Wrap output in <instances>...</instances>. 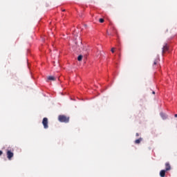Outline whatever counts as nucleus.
Listing matches in <instances>:
<instances>
[{
	"label": "nucleus",
	"instance_id": "5",
	"mask_svg": "<svg viewBox=\"0 0 177 177\" xmlns=\"http://www.w3.org/2000/svg\"><path fill=\"white\" fill-rule=\"evenodd\" d=\"M158 62H160V59L158 57H156L153 61V66L154 67V66L158 64Z\"/></svg>",
	"mask_w": 177,
	"mask_h": 177
},
{
	"label": "nucleus",
	"instance_id": "9",
	"mask_svg": "<svg viewBox=\"0 0 177 177\" xmlns=\"http://www.w3.org/2000/svg\"><path fill=\"white\" fill-rule=\"evenodd\" d=\"M160 117H162V120H167V114L163 113H160Z\"/></svg>",
	"mask_w": 177,
	"mask_h": 177
},
{
	"label": "nucleus",
	"instance_id": "13",
	"mask_svg": "<svg viewBox=\"0 0 177 177\" xmlns=\"http://www.w3.org/2000/svg\"><path fill=\"white\" fill-rule=\"evenodd\" d=\"M115 48H111V50L112 53H114V50H115Z\"/></svg>",
	"mask_w": 177,
	"mask_h": 177
},
{
	"label": "nucleus",
	"instance_id": "18",
	"mask_svg": "<svg viewBox=\"0 0 177 177\" xmlns=\"http://www.w3.org/2000/svg\"><path fill=\"white\" fill-rule=\"evenodd\" d=\"M62 12H66V10H62Z\"/></svg>",
	"mask_w": 177,
	"mask_h": 177
},
{
	"label": "nucleus",
	"instance_id": "12",
	"mask_svg": "<svg viewBox=\"0 0 177 177\" xmlns=\"http://www.w3.org/2000/svg\"><path fill=\"white\" fill-rule=\"evenodd\" d=\"M99 21H100V23H104V19L101 18V19H100Z\"/></svg>",
	"mask_w": 177,
	"mask_h": 177
},
{
	"label": "nucleus",
	"instance_id": "10",
	"mask_svg": "<svg viewBox=\"0 0 177 177\" xmlns=\"http://www.w3.org/2000/svg\"><path fill=\"white\" fill-rule=\"evenodd\" d=\"M48 80H49L50 81H55V77H53V76H49L48 77Z\"/></svg>",
	"mask_w": 177,
	"mask_h": 177
},
{
	"label": "nucleus",
	"instance_id": "1",
	"mask_svg": "<svg viewBox=\"0 0 177 177\" xmlns=\"http://www.w3.org/2000/svg\"><path fill=\"white\" fill-rule=\"evenodd\" d=\"M58 120L59 122H64L65 124H67L68 122H70V117L64 115H60L58 116Z\"/></svg>",
	"mask_w": 177,
	"mask_h": 177
},
{
	"label": "nucleus",
	"instance_id": "19",
	"mask_svg": "<svg viewBox=\"0 0 177 177\" xmlns=\"http://www.w3.org/2000/svg\"><path fill=\"white\" fill-rule=\"evenodd\" d=\"M107 35H110V34H109V32H107Z\"/></svg>",
	"mask_w": 177,
	"mask_h": 177
},
{
	"label": "nucleus",
	"instance_id": "7",
	"mask_svg": "<svg viewBox=\"0 0 177 177\" xmlns=\"http://www.w3.org/2000/svg\"><path fill=\"white\" fill-rule=\"evenodd\" d=\"M165 172H167V171L165 169V170H161L160 171V176L165 177Z\"/></svg>",
	"mask_w": 177,
	"mask_h": 177
},
{
	"label": "nucleus",
	"instance_id": "11",
	"mask_svg": "<svg viewBox=\"0 0 177 177\" xmlns=\"http://www.w3.org/2000/svg\"><path fill=\"white\" fill-rule=\"evenodd\" d=\"M77 60H78V62H81V60H82V55H79L77 57Z\"/></svg>",
	"mask_w": 177,
	"mask_h": 177
},
{
	"label": "nucleus",
	"instance_id": "3",
	"mask_svg": "<svg viewBox=\"0 0 177 177\" xmlns=\"http://www.w3.org/2000/svg\"><path fill=\"white\" fill-rule=\"evenodd\" d=\"M15 156V153H13V152H12V151L10 150H8L7 151V158L8 160H12V158Z\"/></svg>",
	"mask_w": 177,
	"mask_h": 177
},
{
	"label": "nucleus",
	"instance_id": "4",
	"mask_svg": "<svg viewBox=\"0 0 177 177\" xmlns=\"http://www.w3.org/2000/svg\"><path fill=\"white\" fill-rule=\"evenodd\" d=\"M166 171H171V165L169 162H166L165 163V169Z\"/></svg>",
	"mask_w": 177,
	"mask_h": 177
},
{
	"label": "nucleus",
	"instance_id": "20",
	"mask_svg": "<svg viewBox=\"0 0 177 177\" xmlns=\"http://www.w3.org/2000/svg\"><path fill=\"white\" fill-rule=\"evenodd\" d=\"M119 56H121V54H120V53H119Z\"/></svg>",
	"mask_w": 177,
	"mask_h": 177
},
{
	"label": "nucleus",
	"instance_id": "14",
	"mask_svg": "<svg viewBox=\"0 0 177 177\" xmlns=\"http://www.w3.org/2000/svg\"><path fill=\"white\" fill-rule=\"evenodd\" d=\"M1 154H3V152L2 151H0V156H1Z\"/></svg>",
	"mask_w": 177,
	"mask_h": 177
},
{
	"label": "nucleus",
	"instance_id": "6",
	"mask_svg": "<svg viewBox=\"0 0 177 177\" xmlns=\"http://www.w3.org/2000/svg\"><path fill=\"white\" fill-rule=\"evenodd\" d=\"M168 50V44H165L162 48V53H165Z\"/></svg>",
	"mask_w": 177,
	"mask_h": 177
},
{
	"label": "nucleus",
	"instance_id": "17",
	"mask_svg": "<svg viewBox=\"0 0 177 177\" xmlns=\"http://www.w3.org/2000/svg\"><path fill=\"white\" fill-rule=\"evenodd\" d=\"M174 117H175L176 118H177V114H175V115H174Z\"/></svg>",
	"mask_w": 177,
	"mask_h": 177
},
{
	"label": "nucleus",
	"instance_id": "8",
	"mask_svg": "<svg viewBox=\"0 0 177 177\" xmlns=\"http://www.w3.org/2000/svg\"><path fill=\"white\" fill-rule=\"evenodd\" d=\"M142 140H143V138H140L139 139L135 140V143L136 145H139L140 144V142H142Z\"/></svg>",
	"mask_w": 177,
	"mask_h": 177
},
{
	"label": "nucleus",
	"instance_id": "2",
	"mask_svg": "<svg viewBox=\"0 0 177 177\" xmlns=\"http://www.w3.org/2000/svg\"><path fill=\"white\" fill-rule=\"evenodd\" d=\"M42 124L44 126V129H48L49 126L48 125V119L47 118H44L42 120Z\"/></svg>",
	"mask_w": 177,
	"mask_h": 177
},
{
	"label": "nucleus",
	"instance_id": "15",
	"mask_svg": "<svg viewBox=\"0 0 177 177\" xmlns=\"http://www.w3.org/2000/svg\"><path fill=\"white\" fill-rule=\"evenodd\" d=\"M136 136H139L138 133H136Z\"/></svg>",
	"mask_w": 177,
	"mask_h": 177
},
{
	"label": "nucleus",
	"instance_id": "16",
	"mask_svg": "<svg viewBox=\"0 0 177 177\" xmlns=\"http://www.w3.org/2000/svg\"><path fill=\"white\" fill-rule=\"evenodd\" d=\"M153 95H156V92L153 91L152 92Z\"/></svg>",
	"mask_w": 177,
	"mask_h": 177
}]
</instances>
